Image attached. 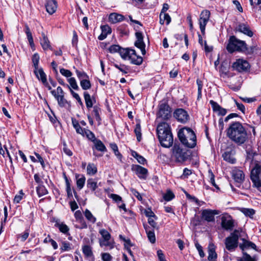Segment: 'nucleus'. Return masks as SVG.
Returning <instances> with one entry per match:
<instances>
[{"mask_svg": "<svg viewBox=\"0 0 261 261\" xmlns=\"http://www.w3.org/2000/svg\"><path fill=\"white\" fill-rule=\"evenodd\" d=\"M95 148L100 151L105 152L107 151V148L103 143L100 140L97 139L93 142Z\"/></svg>", "mask_w": 261, "mask_h": 261, "instance_id": "obj_32", "label": "nucleus"}, {"mask_svg": "<svg viewBox=\"0 0 261 261\" xmlns=\"http://www.w3.org/2000/svg\"><path fill=\"white\" fill-rule=\"evenodd\" d=\"M246 46L245 41L239 40L235 36H232L229 38L227 49L230 53L236 51L244 52L247 50Z\"/></svg>", "mask_w": 261, "mask_h": 261, "instance_id": "obj_4", "label": "nucleus"}, {"mask_svg": "<svg viewBox=\"0 0 261 261\" xmlns=\"http://www.w3.org/2000/svg\"><path fill=\"white\" fill-rule=\"evenodd\" d=\"M219 211L218 210H212L210 209L204 210L202 212V218L207 222H212L215 220V215H218Z\"/></svg>", "mask_w": 261, "mask_h": 261, "instance_id": "obj_12", "label": "nucleus"}, {"mask_svg": "<svg viewBox=\"0 0 261 261\" xmlns=\"http://www.w3.org/2000/svg\"><path fill=\"white\" fill-rule=\"evenodd\" d=\"M99 244L101 247L108 246L110 248H112L113 247V245L112 243L110 242V240H101L99 242Z\"/></svg>", "mask_w": 261, "mask_h": 261, "instance_id": "obj_62", "label": "nucleus"}, {"mask_svg": "<svg viewBox=\"0 0 261 261\" xmlns=\"http://www.w3.org/2000/svg\"><path fill=\"white\" fill-rule=\"evenodd\" d=\"M240 236V231L236 229L225 239V245L227 250L233 251L238 247Z\"/></svg>", "mask_w": 261, "mask_h": 261, "instance_id": "obj_6", "label": "nucleus"}, {"mask_svg": "<svg viewBox=\"0 0 261 261\" xmlns=\"http://www.w3.org/2000/svg\"><path fill=\"white\" fill-rule=\"evenodd\" d=\"M143 226L149 240L151 243H154L155 242V237L153 229H151L147 224H144Z\"/></svg>", "mask_w": 261, "mask_h": 261, "instance_id": "obj_25", "label": "nucleus"}, {"mask_svg": "<svg viewBox=\"0 0 261 261\" xmlns=\"http://www.w3.org/2000/svg\"><path fill=\"white\" fill-rule=\"evenodd\" d=\"M87 171L88 174L94 175L97 171V167L93 163H89L87 166Z\"/></svg>", "mask_w": 261, "mask_h": 261, "instance_id": "obj_38", "label": "nucleus"}, {"mask_svg": "<svg viewBox=\"0 0 261 261\" xmlns=\"http://www.w3.org/2000/svg\"><path fill=\"white\" fill-rule=\"evenodd\" d=\"M84 96L87 108L88 109L92 108L93 106V102L90 94L87 92H85L84 93Z\"/></svg>", "mask_w": 261, "mask_h": 261, "instance_id": "obj_35", "label": "nucleus"}, {"mask_svg": "<svg viewBox=\"0 0 261 261\" xmlns=\"http://www.w3.org/2000/svg\"><path fill=\"white\" fill-rule=\"evenodd\" d=\"M243 243L242 244H240L239 245L240 248L242 250H244V249H249L252 248L254 249H256V245L254 243L252 242L247 241L245 239H243Z\"/></svg>", "mask_w": 261, "mask_h": 261, "instance_id": "obj_29", "label": "nucleus"}, {"mask_svg": "<svg viewBox=\"0 0 261 261\" xmlns=\"http://www.w3.org/2000/svg\"><path fill=\"white\" fill-rule=\"evenodd\" d=\"M84 134H85L87 137L93 142H94L95 140H97V139L95 138L94 133L90 130H85Z\"/></svg>", "mask_w": 261, "mask_h": 261, "instance_id": "obj_53", "label": "nucleus"}, {"mask_svg": "<svg viewBox=\"0 0 261 261\" xmlns=\"http://www.w3.org/2000/svg\"><path fill=\"white\" fill-rule=\"evenodd\" d=\"M76 75L79 79L82 81V80H85L88 78V76L84 72L80 71L79 70L76 71Z\"/></svg>", "mask_w": 261, "mask_h": 261, "instance_id": "obj_61", "label": "nucleus"}, {"mask_svg": "<svg viewBox=\"0 0 261 261\" xmlns=\"http://www.w3.org/2000/svg\"><path fill=\"white\" fill-rule=\"evenodd\" d=\"M42 39L40 40L41 45L44 50H46L47 49H51V46L50 45L49 41L47 38V37L45 36V34L42 33Z\"/></svg>", "mask_w": 261, "mask_h": 261, "instance_id": "obj_30", "label": "nucleus"}, {"mask_svg": "<svg viewBox=\"0 0 261 261\" xmlns=\"http://www.w3.org/2000/svg\"><path fill=\"white\" fill-rule=\"evenodd\" d=\"M134 170L140 179H146L148 174L147 169L139 165H136L134 167Z\"/></svg>", "mask_w": 261, "mask_h": 261, "instance_id": "obj_17", "label": "nucleus"}, {"mask_svg": "<svg viewBox=\"0 0 261 261\" xmlns=\"http://www.w3.org/2000/svg\"><path fill=\"white\" fill-rule=\"evenodd\" d=\"M60 72L62 75L66 77H69L72 75V72L70 70L65 69L64 68L60 69Z\"/></svg>", "mask_w": 261, "mask_h": 261, "instance_id": "obj_59", "label": "nucleus"}, {"mask_svg": "<svg viewBox=\"0 0 261 261\" xmlns=\"http://www.w3.org/2000/svg\"><path fill=\"white\" fill-rule=\"evenodd\" d=\"M34 73L38 80L41 81L43 84H47L46 75L42 68L34 70Z\"/></svg>", "mask_w": 261, "mask_h": 261, "instance_id": "obj_24", "label": "nucleus"}, {"mask_svg": "<svg viewBox=\"0 0 261 261\" xmlns=\"http://www.w3.org/2000/svg\"><path fill=\"white\" fill-rule=\"evenodd\" d=\"M74 217L77 222L80 223L81 226L78 227L80 229L87 228V225L84 220L82 213L80 211H77L74 213Z\"/></svg>", "mask_w": 261, "mask_h": 261, "instance_id": "obj_20", "label": "nucleus"}, {"mask_svg": "<svg viewBox=\"0 0 261 261\" xmlns=\"http://www.w3.org/2000/svg\"><path fill=\"white\" fill-rule=\"evenodd\" d=\"M196 83L198 86V99L201 97L202 89L203 87L202 82L199 79H197Z\"/></svg>", "mask_w": 261, "mask_h": 261, "instance_id": "obj_54", "label": "nucleus"}, {"mask_svg": "<svg viewBox=\"0 0 261 261\" xmlns=\"http://www.w3.org/2000/svg\"><path fill=\"white\" fill-rule=\"evenodd\" d=\"M68 82L70 84V88H72L74 90H77L79 89V87L77 85L75 79L74 77H70L68 79Z\"/></svg>", "mask_w": 261, "mask_h": 261, "instance_id": "obj_52", "label": "nucleus"}, {"mask_svg": "<svg viewBox=\"0 0 261 261\" xmlns=\"http://www.w3.org/2000/svg\"><path fill=\"white\" fill-rule=\"evenodd\" d=\"M134 132L136 135L137 140L140 142L141 139V135H142L141 125L140 124L138 123L136 125V127H135Z\"/></svg>", "mask_w": 261, "mask_h": 261, "instance_id": "obj_48", "label": "nucleus"}, {"mask_svg": "<svg viewBox=\"0 0 261 261\" xmlns=\"http://www.w3.org/2000/svg\"><path fill=\"white\" fill-rule=\"evenodd\" d=\"M209 19L206 18H199V24L200 26V29L202 35H204L205 34V26L208 21Z\"/></svg>", "mask_w": 261, "mask_h": 261, "instance_id": "obj_39", "label": "nucleus"}, {"mask_svg": "<svg viewBox=\"0 0 261 261\" xmlns=\"http://www.w3.org/2000/svg\"><path fill=\"white\" fill-rule=\"evenodd\" d=\"M195 245L196 249L198 251L199 254L200 256L201 257H203L204 256L205 254L202 250V246L198 243L197 241L195 243Z\"/></svg>", "mask_w": 261, "mask_h": 261, "instance_id": "obj_58", "label": "nucleus"}, {"mask_svg": "<svg viewBox=\"0 0 261 261\" xmlns=\"http://www.w3.org/2000/svg\"><path fill=\"white\" fill-rule=\"evenodd\" d=\"M241 212L246 216L249 217L250 218H252L253 216L255 213V211L252 208H242Z\"/></svg>", "mask_w": 261, "mask_h": 261, "instance_id": "obj_41", "label": "nucleus"}, {"mask_svg": "<svg viewBox=\"0 0 261 261\" xmlns=\"http://www.w3.org/2000/svg\"><path fill=\"white\" fill-rule=\"evenodd\" d=\"M156 131L159 141L163 147L169 148L172 145L173 138L168 123H160L157 126Z\"/></svg>", "mask_w": 261, "mask_h": 261, "instance_id": "obj_2", "label": "nucleus"}, {"mask_svg": "<svg viewBox=\"0 0 261 261\" xmlns=\"http://www.w3.org/2000/svg\"><path fill=\"white\" fill-rule=\"evenodd\" d=\"M110 147L113 150V151H114L115 155H116L117 156V158L121 160V158H122V155L121 154V153L119 152V150H118V146L117 145H116V144L113 143H111L110 144Z\"/></svg>", "mask_w": 261, "mask_h": 261, "instance_id": "obj_45", "label": "nucleus"}, {"mask_svg": "<svg viewBox=\"0 0 261 261\" xmlns=\"http://www.w3.org/2000/svg\"><path fill=\"white\" fill-rule=\"evenodd\" d=\"M65 95L55 97L58 101L59 106L61 107H66L69 106V102L65 98Z\"/></svg>", "mask_w": 261, "mask_h": 261, "instance_id": "obj_34", "label": "nucleus"}, {"mask_svg": "<svg viewBox=\"0 0 261 261\" xmlns=\"http://www.w3.org/2000/svg\"><path fill=\"white\" fill-rule=\"evenodd\" d=\"M57 226L60 230V231L64 233H67L69 230V227L64 223H57Z\"/></svg>", "mask_w": 261, "mask_h": 261, "instance_id": "obj_47", "label": "nucleus"}, {"mask_svg": "<svg viewBox=\"0 0 261 261\" xmlns=\"http://www.w3.org/2000/svg\"><path fill=\"white\" fill-rule=\"evenodd\" d=\"M87 186L92 191H94L98 187L97 182L93 178H89L87 180Z\"/></svg>", "mask_w": 261, "mask_h": 261, "instance_id": "obj_33", "label": "nucleus"}, {"mask_svg": "<svg viewBox=\"0 0 261 261\" xmlns=\"http://www.w3.org/2000/svg\"><path fill=\"white\" fill-rule=\"evenodd\" d=\"M75 178L76 179V186L79 190H81L84 186L86 178L84 175L76 174Z\"/></svg>", "mask_w": 261, "mask_h": 261, "instance_id": "obj_27", "label": "nucleus"}, {"mask_svg": "<svg viewBox=\"0 0 261 261\" xmlns=\"http://www.w3.org/2000/svg\"><path fill=\"white\" fill-rule=\"evenodd\" d=\"M217 255L215 252L214 248L212 246V247H209L208 249V260L209 261H214V260L217 258Z\"/></svg>", "mask_w": 261, "mask_h": 261, "instance_id": "obj_40", "label": "nucleus"}, {"mask_svg": "<svg viewBox=\"0 0 261 261\" xmlns=\"http://www.w3.org/2000/svg\"><path fill=\"white\" fill-rule=\"evenodd\" d=\"M51 93L54 97L65 95V93L61 87H58L56 90H51Z\"/></svg>", "mask_w": 261, "mask_h": 261, "instance_id": "obj_42", "label": "nucleus"}, {"mask_svg": "<svg viewBox=\"0 0 261 261\" xmlns=\"http://www.w3.org/2000/svg\"><path fill=\"white\" fill-rule=\"evenodd\" d=\"M237 30L249 37H252L253 35V32L250 30L249 26L244 23H241L238 25Z\"/></svg>", "mask_w": 261, "mask_h": 261, "instance_id": "obj_18", "label": "nucleus"}, {"mask_svg": "<svg viewBox=\"0 0 261 261\" xmlns=\"http://www.w3.org/2000/svg\"><path fill=\"white\" fill-rule=\"evenodd\" d=\"M210 103L211 105L213 110L217 113L218 115L224 116L227 113V110L222 108L217 102L211 100Z\"/></svg>", "mask_w": 261, "mask_h": 261, "instance_id": "obj_16", "label": "nucleus"}, {"mask_svg": "<svg viewBox=\"0 0 261 261\" xmlns=\"http://www.w3.org/2000/svg\"><path fill=\"white\" fill-rule=\"evenodd\" d=\"M220 71L223 73H225V74H227L228 70V65L226 63H222V64L221 65Z\"/></svg>", "mask_w": 261, "mask_h": 261, "instance_id": "obj_64", "label": "nucleus"}, {"mask_svg": "<svg viewBox=\"0 0 261 261\" xmlns=\"http://www.w3.org/2000/svg\"><path fill=\"white\" fill-rule=\"evenodd\" d=\"M136 37L137 39V41L135 43V46L139 48L142 54V55H144L146 53L145 50V44L143 41V36L142 33L140 32H136Z\"/></svg>", "mask_w": 261, "mask_h": 261, "instance_id": "obj_13", "label": "nucleus"}, {"mask_svg": "<svg viewBox=\"0 0 261 261\" xmlns=\"http://www.w3.org/2000/svg\"><path fill=\"white\" fill-rule=\"evenodd\" d=\"M101 30V34L98 36V39L99 40H103L106 38L108 35L112 32L111 28L108 25H101L100 27Z\"/></svg>", "mask_w": 261, "mask_h": 261, "instance_id": "obj_21", "label": "nucleus"}, {"mask_svg": "<svg viewBox=\"0 0 261 261\" xmlns=\"http://www.w3.org/2000/svg\"><path fill=\"white\" fill-rule=\"evenodd\" d=\"M174 197V195L171 191H168L164 195V199L167 201L172 200Z\"/></svg>", "mask_w": 261, "mask_h": 261, "instance_id": "obj_56", "label": "nucleus"}, {"mask_svg": "<svg viewBox=\"0 0 261 261\" xmlns=\"http://www.w3.org/2000/svg\"><path fill=\"white\" fill-rule=\"evenodd\" d=\"M36 191L39 197L44 196L48 193L47 189L42 184L38 185L36 188Z\"/></svg>", "mask_w": 261, "mask_h": 261, "instance_id": "obj_36", "label": "nucleus"}, {"mask_svg": "<svg viewBox=\"0 0 261 261\" xmlns=\"http://www.w3.org/2000/svg\"><path fill=\"white\" fill-rule=\"evenodd\" d=\"M84 216L89 221L92 223H94L96 221V218L92 215L91 212L88 209H86V210L85 211Z\"/></svg>", "mask_w": 261, "mask_h": 261, "instance_id": "obj_37", "label": "nucleus"}, {"mask_svg": "<svg viewBox=\"0 0 261 261\" xmlns=\"http://www.w3.org/2000/svg\"><path fill=\"white\" fill-rule=\"evenodd\" d=\"M39 60H40V57H39V55H38V54H37V53L34 54L32 57V61L33 66L35 68V70L38 69L39 68L38 65H39Z\"/></svg>", "mask_w": 261, "mask_h": 261, "instance_id": "obj_43", "label": "nucleus"}, {"mask_svg": "<svg viewBox=\"0 0 261 261\" xmlns=\"http://www.w3.org/2000/svg\"><path fill=\"white\" fill-rule=\"evenodd\" d=\"M178 137L186 147L193 148L196 145V137L194 132L190 128H182L178 132Z\"/></svg>", "mask_w": 261, "mask_h": 261, "instance_id": "obj_3", "label": "nucleus"}, {"mask_svg": "<svg viewBox=\"0 0 261 261\" xmlns=\"http://www.w3.org/2000/svg\"><path fill=\"white\" fill-rule=\"evenodd\" d=\"M114 66L124 74L127 73L128 72L129 68L127 66L125 65L115 64Z\"/></svg>", "mask_w": 261, "mask_h": 261, "instance_id": "obj_49", "label": "nucleus"}, {"mask_svg": "<svg viewBox=\"0 0 261 261\" xmlns=\"http://www.w3.org/2000/svg\"><path fill=\"white\" fill-rule=\"evenodd\" d=\"M173 117L181 123H186L189 119V114L183 109H176L173 113Z\"/></svg>", "mask_w": 261, "mask_h": 261, "instance_id": "obj_9", "label": "nucleus"}, {"mask_svg": "<svg viewBox=\"0 0 261 261\" xmlns=\"http://www.w3.org/2000/svg\"><path fill=\"white\" fill-rule=\"evenodd\" d=\"M129 61L132 64L139 65L142 64L143 59L141 56L137 55L135 50L134 49L133 54L129 57Z\"/></svg>", "mask_w": 261, "mask_h": 261, "instance_id": "obj_26", "label": "nucleus"}, {"mask_svg": "<svg viewBox=\"0 0 261 261\" xmlns=\"http://www.w3.org/2000/svg\"><path fill=\"white\" fill-rule=\"evenodd\" d=\"M234 221L231 217L227 214L223 215L221 217V226L226 230H231L234 227Z\"/></svg>", "mask_w": 261, "mask_h": 261, "instance_id": "obj_10", "label": "nucleus"}, {"mask_svg": "<svg viewBox=\"0 0 261 261\" xmlns=\"http://www.w3.org/2000/svg\"><path fill=\"white\" fill-rule=\"evenodd\" d=\"M158 116L164 120H167L171 117V109L166 102L162 101L160 103Z\"/></svg>", "mask_w": 261, "mask_h": 261, "instance_id": "obj_7", "label": "nucleus"}, {"mask_svg": "<svg viewBox=\"0 0 261 261\" xmlns=\"http://www.w3.org/2000/svg\"><path fill=\"white\" fill-rule=\"evenodd\" d=\"M83 252L85 255V257L89 260V261H93L94 260V256L93 254V252L92 251V248L88 245H85L83 247Z\"/></svg>", "mask_w": 261, "mask_h": 261, "instance_id": "obj_23", "label": "nucleus"}, {"mask_svg": "<svg viewBox=\"0 0 261 261\" xmlns=\"http://www.w3.org/2000/svg\"><path fill=\"white\" fill-rule=\"evenodd\" d=\"M80 85L83 90H88L91 88V83L90 82L87 80V79L85 80H82V81H80Z\"/></svg>", "mask_w": 261, "mask_h": 261, "instance_id": "obj_46", "label": "nucleus"}, {"mask_svg": "<svg viewBox=\"0 0 261 261\" xmlns=\"http://www.w3.org/2000/svg\"><path fill=\"white\" fill-rule=\"evenodd\" d=\"M157 219V217H151L148 218V222L149 225L152 227V229L157 228V223L155 222V220Z\"/></svg>", "mask_w": 261, "mask_h": 261, "instance_id": "obj_57", "label": "nucleus"}, {"mask_svg": "<svg viewBox=\"0 0 261 261\" xmlns=\"http://www.w3.org/2000/svg\"><path fill=\"white\" fill-rule=\"evenodd\" d=\"M124 19V16L117 13H111L109 17V21L112 23H116L122 21Z\"/></svg>", "mask_w": 261, "mask_h": 261, "instance_id": "obj_22", "label": "nucleus"}, {"mask_svg": "<svg viewBox=\"0 0 261 261\" xmlns=\"http://www.w3.org/2000/svg\"><path fill=\"white\" fill-rule=\"evenodd\" d=\"M232 67L239 72L246 71L249 68V64L247 61L240 59L233 63Z\"/></svg>", "mask_w": 261, "mask_h": 261, "instance_id": "obj_11", "label": "nucleus"}, {"mask_svg": "<svg viewBox=\"0 0 261 261\" xmlns=\"http://www.w3.org/2000/svg\"><path fill=\"white\" fill-rule=\"evenodd\" d=\"M231 174L236 182L240 184L243 182L245 178V174L243 171L235 168L232 170Z\"/></svg>", "mask_w": 261, "mask_h": 261, "instance_id": "obj_15", "label": "nucleus"}, {"mask_svg": "<svg viewBox=\"0 0 261 261\" xmlns=\"http://www.w3.org/2000/svg\"><path fill=\"white\" fill-rule=\"evenodd\" d=\"M24 32L25 33L31 47L34 46V43L33 41V36L32 35V33L30 31V29L29 26L27 24L25 25L24 28Z\"/></svg>", "mask_w": 261, "mask_h": 261, "instance_id": "obj_31", "label": "nucleus"}, {"mask_svg": "<svg viewBox=\"0 0 261 261\" xmlns=\"http://www.w3.org/2000/svg\"><path fill=\"white\" fill-rule=\"evenodd\" d=\"M240 261H256V259L254 257H251L247 253H244L243 256L241 258Z\"/></svg>", "mask_w": 261, "mask_h": 261, "instance_id": "obj_55", "label": "nucleus"}, {"mask_svg": "<svg viewBox=\"0 0 261 261\" xmlns=\"http://www.w3.org/2000/svg\"><path fill=\"white\" fill-rule=\"evenodd\" d=\"M71 244L67 242V241H63L62 242V245L61 247V249L63 251H68L71 250Z\"/></svg>", "mask_w": 261, "mask_h": 261, "instance_id": "obj_50", "label": "nucleus"}, {"mask_svg": "<svg viewBox=\"0 0 261 261\" xmlns=\"http://www.w3.org/2000/svg\"><path fill=\"white\" fill-rule=\"evenodd\" d=\"M227 136L239 145L244 144L248 139L246 129L239 121H232L226 129Z\"/></svg>", "mask_w": 261, "mask_h": 261, "instance_id": "obj_1", "label": "nucleus"}, {"mask_svg": "<svg viewBox=\"0 0 261 261\" xmlns=\"http://www.w3.org/2000/svg\"><path fill=\"white\" fill-rule=\"evenodd\" d=\"M190 152L181 148L179 145L174 144L172 148V158L175 162L182 163L190 158Z\"/></svg>", "mask_w": 261, "mask_h": 261, "instance_id": "obj_5", "label": "nucleus"}, {"mask_svg": "<svg viewBox=\"0 0 261 261\" xmlns=\"http://www.w3.org/2000/svg\"><path fill=\"white\" fill-rule=\"evenodd\" d=\"M46 11L49 14H53L54 13L57 8V3L55 0H49L46 2L45 5Z\"/></svg>", "mask_w": 261, "mask_h": 261, "instance_id": "obj_19", "label": "nucleus"}, {"mask_svg": "<svg viewBox=\"0 0 261 261\" xmlns=\"http://www.w3.org/2000/svg\"><path fill=\"white\" fill-rule=\"evenodd\" d=\"M70 92L71 93V94H72V96L75 98L76 99V100L77 101V102L79 103V104L81 106H83V102L82 101V100L79 96V95L74 92L71 88H70Z\"/></svg>", "mask_w": 261, "mask_h": 261, "instance_id": "obj_60", "label": "nucleus"}, {"mask_svg": "<svg viewBox=\"0 0 261 261\" xmlns=\"http://www.w3.org/2000/svg\"><path fill=\"white\" fill-rule=\"evenodd\" d=\"M121 47L118 45H112L109 48V51L110 53L114 54L118 52L120 53V49Z\"/></svg>", "mask_w": 261, "mask_h": 261, "instance_id": "obj_51", "label": "nucleus"}, {"mask_svg": "<svg viewBox=\"0 0 261 261\" xmlns=\"http://www.w3.org/2000/svg\"><path fill=\"white\" fill-rule=\"evenodd\" d=\"M235 150L230 147L227 148L226 151L222 154L223 160L231 164H234L236 162V159L234 158Z\"/></svg>", "mask_w": 261, "mask_h": 261, "instance_id": "obj_14", "label": "nucleus"}, {"mask_svg": "<svg viewBox=\"0 0 261 261\" xmlns=\"http://www.w3.org/2000/svg\"><path fill=\"white\" fill-rule=\"evenodd\" d=\"M133 50L134 49L122 48L121 49H120V53L119 54L121 58L124 60H129V57L132 54H133Z\"/></svg>", "mask_w": 261, "mask_h": 261, "instance_id": "obj_28", "label": "nucleus"}, {"mask_svg": "<svg viewBox=\"0 0 261 261\" xmlns=\"http://www.w3.org/2000/svg\"><path fill=\"white\" fill-rule=\"evenodd\" d=\"M261 168L260 166L256 165L252 169L250 174V178L254 186L258 189H261Z\"/></svg>", "mask_w": 261, "mask_h": 261, "instance_id": "obj_8", "label": "nucleus"}, {"mask_svg": "<svg viewBox=\"0 0 261 261\" xmlns=\"http://www.w3.org/2000/svg\"><path fill=\"white\" fill-rule=\"evenodd\" d=\"M210 12L208 10H203L200 14L199 18L210 19Z\"/></svg>", "mask_w": 261, "mask_h": 261, "instance_id": "obj_63", "label": "nucleus"}, {"mask_svg": "<svg viewBox=\"0 0 261 261\" xmlns=\"http://www.w3.org/2000/svg\"><path fill=\"white\" fill-rule=\"evenodd\" d=\"M99 233L101 234L103 240H110L111 239L110 233L105 229H101L99 231Z\"/></svg>", "mask_w": 261, "mask_h": 261, "instance_id": "obj_44", "label": "nucleus"}]
</instances>
